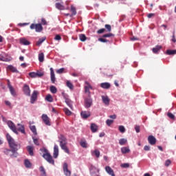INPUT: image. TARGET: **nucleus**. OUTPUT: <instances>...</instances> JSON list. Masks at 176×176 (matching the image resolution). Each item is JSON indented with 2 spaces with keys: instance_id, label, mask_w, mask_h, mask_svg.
<instances>
[{
  "instance_id": "13",
  "label": "nucleus",
  "mask_w": 176,
  "mask_h": 176,
  "mask_svg": "<svg viewBox=\"0 0 176 176\" xmlns=\"http://www.w3.org/2000/svg\"><path fill=\"white\" fill-rule=\"evenodd\" d=\"M105 171L107 173V174H109V175L116 176L115 173L113 172V169L111 168L109 166H107L105 167Z\"/></svg>"
},
{
  "instance_id": "3",
  "label": "nucleus",
  "mask_w": 176,
  "mask_h": 176,
  "mask_svg": "<svg viewBox=\"0 0 176 176\" xmlns=\"http://www.w3.org/2000/svg\"><path fill=\"white\" fill-rule=\"evenodd\" d=\"M30 30H35L36 32H42L43 31V27L41 23H32L30 25Z\"/></svg>"
},
{
  "instance_id": "6",
  "label": "nucleus",
  "mask_w": 176,
  "mask_h": 176,
  "mask_svg": "<svg viewBox=\"0 0 176 176\" xmlns=\"http://www.w3.org/2000/svg\"><path fill=\"white\" fill-rule=\"evenodd\" d=\"M39 93L38 92V91H34L31 98H30V102L32 104H35V101H36L37 98H38V94Z\"/></svg>"
},
{
  "instance_id": "19",
  "label": "nucleus",
  "mask_w": 176,
  "mask_h": 176,
  "mask_svg": "<svg viewBox=\"0 0 176 176\" xmlns=\"http://www.w3.org/2000/svg\"><path fill=\"white\" fill-rule=\"evenodd\" d=\"M102 100L105 105H109V98L107 96H102Z\"/></svg>"
},
{
  "instance_id": "22",
  "label": "nucleus",
  "mask_w": 176,
  "mask_h": 176,
  "mask_svg": "<svg viewBox=\"0 0 176 176\" xmlns=\"http://www.w3.org/2000/svg\"><path fill=\"white\" fill-rule=\"evenodd\" d=\"M102 89H109L111 87V83L109 82H102L100 84Z\"/></svg>"
},
{
  "instance_id": "21",
  "label": "nucleus",
  "mask_w": 176,
  "mask_h": 176,
  "mask_svg": "<svg viewBox=\"0 0 176 176\" xmlns=\"http://www.w3.org/2000/svg\"><path fill=\"white\" fill-rule=\"evenodd\" d=\"M100 151L98 149H95L91 152L92 156H96L97 159L100 157Z\"/></svg>"
},
{
  "instance_id": "17",
  "label": "nucleus",
  "mask_w": 176,
  "mask_h": 176,
  "mask_svg": "<svg viewBox=\"0 0 176 176\" xmlns=\"http://www.w3.org/2000/svg\"><path fill=\"white\" fill-rule=\"evenodd\" d=\"M26 148H27V151H28L30 156H34V146H27Z\"/></svg>"
},
{
  "instance_id": "36",
  "label": "nucleus",
  "mask_w": 176,
  "mask_h": 176,
  "mask_svg": "<svg viewBox=\"0 0 176 176\" xmlns=\"http://www.w3.org/2000/svg\"><path fill=\"white\" fill-rule=\"evenodd\" d=\"M63 111L67 116H71V115H72V112H71V111H69V109H68L67 108H64Z\"/></svg>"
},
{
  "instance_id": "8",
  "label": "nucleus",
  "mask_w": 176,
  "mask_h": 176,
  "mask_svg": "<svg viewBox=\"0 0 176 176\" xmlns=\"http://www.w3.org/2000/svg\"><path fill=\"white\" fill-rule=\"evenodd\" d=\"M43 122L46 124V126H50V118L46 114H43L41 116Z\"/></svg>"
},
{
  "instance_id": "1",
  "label": "nucleus",
  "mask_w": 176,
  "mask_h": 176,
  "mask_svg": "<svg viewBox=\"0 0 176 176\" xmlns=\"http://www.w3.org/2000/svg\"><path fill=\"white\" fill-rule=\"evenodd\" d=\"M7 141L9 144L10 149L6 148L3 152L6 155L10 156V157H17V151L20 149V144L14 141V139L10 136L9 133L6 135Z\"/></svg>"
},
{
  "instance_id": "64",
  "label": "nucleus",
  "mask_w": 176,
  "mask_h": 176,
  "mask_svg": "<svg viewBox=\"0 0 176 176\" xmlns=\"http://www.w3.org/2000/svg\"><path fill=\"white\" fill-rule=\"evenodd\" d=\"M91 175L92 176H97L98 175L96 173H95V172L93 169L91 170Z\"/></svg>"
},
{
  "instance_id": "26",
  "label": "nucleus",
  "mask_w": 176,
  "mask_h": 176,
  "mask_svg": "<svg viewBox=\"0 0 176 176\" xmlns=\"http://www.w3.org/2000/svg\"><path fill=\"white\" fill-rule=\"evenodd\" d=\"M7 68L10 71H11V72H16V73L19 72L17 69L16 67H14L13 65H8Z\"/></svg>"
},
{
  "instance_id": "30",
  "label": "nucleus",
  "mask_w": 176,
  "mask_h": 176,
  "mask_svg": "<svg viewBox=\"0 0 176 176\" xmlns=\"http://www.w3.org/2000/svg\"><path fill=\"white\" fill-rule=\"evenodd\" d=\"M30 128L34 135H36V134H38V133L36 132V127L35 126V125H32L30 126Z\"/></svg>"
},
{
  "instance_id": "43",
  "label": "nucleus",
  "mask_w": 176,
  "mask_h": 176,
  "mask_svg": "<svg viewBox=\"0 0 176 176\" xmlns=\"http://www.w3.org/2000/svg\"><path fill=\"white\" fill-rule=\"evenodd\" d=\"M66 85L67 86V87H69V89H71L72 90V89H74V85H72V82H69V81H67Z\"/></svg>"
},
{
  "instance_id": "44",
  "label": "nucleus",
  "mask_w": 176,
  "mask_h": 176,
  "mask_svg": "<svg viewBox=\"0 0 176 176\" xmlns=\"http://www.w3.org/2000/svg\"><path fill=\"white\" fill-rule=\"evenodd\" d=\"M111 36H113V34L108 33V34H103L102 36V38H111Z\"/></svg>"
},
{
  "instance_id": "60",
  "label": "nucleus",
  "mask_w": 176,
  "mask_h": 176,
  "mask_svg": "<svg viewBox=\"0 0 176 176\" xmlns=\"http://www.w3.org/2000/svg\"><path fill=\"white\" fill-rule=\"evenodd\" d=\"M105 31V29L102 28L97 31V34H104V32Z\"/></svg>"
},
{
  "instance_id": "41",
  "label": "nucleus",
  "mask_w": 176,
  "mask_h": 176,
  "mask_svg": "<svg viewBox=\"0 0 176 176\" xmlns=\"http://www.w3.org/2000/svg\"><path fill=\"white\" fill-rule=\"evenodd\" d=\"M33 142L34 145H36L37 146H39V145H41V143L39 142V140H38V138H33Z\"/></svg>"
},
{
  "instance_id": "49",
  "label": "nucleus",
  "mask_w": 176,
  "mask_h": 176,
  "mask_svg": "<svg viewBox=\"0 0 176 176\" xmlns=\"http://www.w3.org/2000/svg\"><path fill=\"white\" fill-rule=\"evenodd\" d=\"M121 167L122 168H129V167H130V164L129 163L122 164Z\"/></svg>"
},
{
  "instance_id": "62",
  "label": "nucleus",
  "mask_w": 176,
  "mask_h": 176,
  "mask_svg": "<svg viewBox=\"0 0 176 176\" xmlns=\"http://www.w3.org/2000/svg\"><path fill=\"white\" fill-rule=\"evenodd\" d=\"M144 149L145 151H151V146H144Z\"/></svg>"
},
{
  "instance_id": "20",
  "label": "nucleus",
  "mask_w": 176,
  "mask_h": 176,
  "mask_svg": "<svg viewBox=\"0 0 176 176\" xmlns=\"http://www.w3.org/2000/svg\"><path fill=\"white\" fill-rule=\"evenodd\" d=\"M87 85H88V86L85 87V93H87L88 96L90 97V96H91V95L90 94V89H92L93 87L89 83H87Z\"/></svg>"
},
{
  "instance_id": "33",
  "label": "nucleus",
  "mask_w": 176,
  "mask_h": 176,
  "mask_svg": "<svg viewBox=\"0 0 176 176\" xmlns=\"http://www.w3.org/2000/svg\"><path fill=\"white\" fill-rule=\"evenodd\" d=\"M97 129H98V127H97V125H96V124H91V130L92 133H96V131H97Z\"/></svg>"
},
{
  "instance_id": "58",
  "label": "nucleus",
  "mask_w": 176,
  "mask_h": 176,
  "mask_svg": "<svg viewBox=\"0 0 176 176\" xmlns=\"http://www.w3.org/2000/svg\"><path fill=\"white\" fill-rule=\"evenodd\" d=\"M64 71H65V69H64V67H63V68H60V69H58L56 71V73L57 74H63V72H64Z\"/></svg>"
},
{
  "instance_id": "48",
  "label": "nucleus",
  "mask_w": 176,
  "mask_h": 176,
  "mask_svg": "<svg viewBox=\"0 0 176 176\" xmlns=\"http://www.w3.org/2000/svg\"><path fill=\"white\" fill-rule=\"evenodd\" d=\"M104 28H106V30H107L108 32H111V31H112V28L111 27V25L106 24L104 25Z\"/></svg>"
},
{
  "instance_id": "27",
  "label": "nucleus",
  "mask_w": 176,
  "mask_h": 176,
  "mask_svg": "<svg viewBox=\"0 0 176 176\" xmlns=\"http://www.w3.org/2000/svg\"><path fill=\"white\" fill-rule=\"evenodd\" d=\"M166 54L168 56H171L173 54H176V50H168L166 52Z\"/></svg>"
},
{
  "instance_id": "45",
  "label": "nucleus",
  "mask_w": 176,
  "mask_h": 176,
  "mask_svg": "<svg viewBox=\"0 0 176 176\" xmlns=\"http://www.w3.org/2000/svg\"><path fill=\"white\" fill-rule=\"evenodd\" d=\"M80 145L82 146V148H87V143H86L85 141H81L80 142Z\"/></svg>"
},
{
  "instance_id": "10",
  "label": "nucleus",
  "mask_w": 176,
  "mask_h": 176,
  "mask_svg": "<svg viewBox=\"0 0 176 176\" xmlns=\"http://www.w3.org/2000/svg\"><path fill=\"white\" fill-rule=\"evenodd\" d=\"M63 171L65 175L71 176V171L68 170V164L67 162H65L63 164Z\"/></svg>"
},
{
  "instance_id": "55",
  "label": "nucleus",
  "mask_w": 176,
  "mask_h": 176,
  "mask_svg": "<svg viewBox=\"0 0 176 176\" xmlns=\"http://www.w3.org/2000/svg\"><path fill=\"white\" fill-rule=\"evenodd\" d=\"M54 39L55 41H61V36H60V34H56Z\"/></svg>"
},
{
  "instance_id": "46",
  "label": "nucleus",
  "mask_w": 176,
  "mask_h": 176,
  "mask_svg": "<svg viewBox=\"0 0 176 176\" xmlns=\"http://www.w3.org/2000/svg\"><path fill=\"white\" fill-rule=\"evenodd\" d=\"M36 75L37 78H42V76H43V75H45V74L43 72H37L36 73Z\"/></svg>"
},
{
  "instance_id": "38",
  "label": "nucleus",
  "mask_w": 176,
  "mask_h": 176,
  "mask_svg": "<svg viewBox=\"0 0 176 176\" xmlns=\"http://www.w3.org/2000/svg\"><path fill=\"white\" fill-rule=\"evenodd\" d=\"M24 164L27 168H30V167L32 166L31 162L28 160H25Z\"/></svg>"
},
{
  "instance_id": "15",
  "label": "nucleus",
  "mask_w": 176,
  "mask_h": 176,
  "mask_svg": "<svg viewBox=\"0 0 176 176\" xmlns=\"http://www.w3.org/2000/svg\"><path fill=\"white\" fill-rule=\"evenodd\" d=\"M81 118L83 119H87V118H90V111H81L80 113Z\"/></svg>"
},
{
  "instance_id": "29",
  "label": "nucleus",
  "mask_w": 176,
  "mask_h": 176,
  "mask_svg": "<svg viewBox=\"0 0 176 176\" xmlns=\"http://www.w3.org/2000/svg\"><path fill=\"white\" fill-rule=\"evenodd\" d=\"M60 148L63 151L65 152V153H68V155H69V148H68V146H67V145L61 146Z\"/></svg>"
},
{
  "instance_id": "4",
  "label": "nucleus",
  "mask_w": 176,
  "mask_h": 176,
  "mask_svg": "<svg viewBox=\"0 0 176 176\" xmlns=\"http://www.w3.org/2000/svg\"><path fill=\"white\" fill-rule=\"evenodd\" d=\"M84 105L85 108H90V107L93 105V99L91 98V96H88L85 98Z\"/></svg>"
},
{
  "instance_id": "54",
  "label": "nucleus",
  "mask_w": 176,
  "mask_h": 176,
  "mask_svg": "<svg viewBox=\"0 0 176 176\" xmlns=\"http://www.w3.org/2000/svg\"><path fill=\"white\" fill-rule=\"evenodd\" d=\"M167 116H168L170 119H174V118H175V116H174V114H173L172 113H168Z\"/></svg>"
},
{
  "instance_id": "32",
  "label": "nucleus",
  "mask_w": 176,
  "mask_h": 176,
  "mask_svg": "<svg viewBox=\"0 0 176 176\" xmlns=\"http://www.w3.org/2000/svg\"><path fill=\"white\" fill-rule=\"evenodd\" d=\"M45 60V55L43 54V53H41L38 54V61H40V63H43V60Z\"/></svg>"
},
{
  "instance_id": "59",
  "label": "nucleus",
  "mask_w": 176,
  "mask_h": 176,
  "mask_svg": "<svg viewBox=\"0 0 176 176\" xmlns=\"http://www.w3.org/2000/svg\"><path fill=\"white\" fill-rule=\"evenodd\" d=\"M135 130L136 133H140V125H136V126H135Z\"/></svg>"
},
{
  "instance_id": "57",
  "label": "nucleus",
  "mask_w": 176,
  "mask_h": 176,
  "mask_svg": "<svg viewBox=\"0 0 176 176\" xmlns=\"http://www.w3.org/2000/svg\"><path fill=\"white\" fill-rule=\"evenodd\" d=\"M171 164V161L170 160H168L165 162V166L166 167H168Z\"/></svg>"
},
{
  "instance_id": "37",
  "label": "nucleus",
  "mask_w": 176,
  "mask_h": 176,
  "mask_svg": "<svg viewBox=\"0 0 176 176\" xmlns=\"http://www.w3.org/2000/svg\"><path fill=\"white\" fill-rule=\"evenodd\" d=\"M65 103L68 107H69L70 109H73L72 107V101H71L69 99H66Z\"/></svg>"
},
{
  "instance_id": "28",
  "label": "nucleus",
  "mask_w": 176,
  "mask_h": 176,
  "mask_svg": "<svg viewBox=\"0 0 176 176\" xmlns=\"http://www.w3.org/2000/svg\"><path fill=\"white\" fill-rule=\"evenodd\" d=\"M45 100L48 102H53V96L52 95L48 94L45 96Z\"/></svg>"
},
{
  "instance_id": "56",
  "label": "nucleus",
  "mask_w": 176,
  "mask_h": 176,
  "mask_svg": "<svg viewBox=\"0 0 176 176\" xmlns=\"http://www.w3.org/2000/svg\"><path fill=\"white\" fill-rule=\"evenodd\" d=\"M0 61H9L8 58H5L4 56H0Z\"/></svg>"
},
{
  "instance_id": "7",
  "label": "nucleus",
  "mask_w": 176,
  "mask_h": 176,
  "mask_svg": "<svg viewBox=\"0 0 176 176\" xmlns=\"http://www.w3.org/2000/svg\"><path fill=\"white\" fill-rule=\"evenodd\" d=\"M7 124L8 127L16 134H17V129H16V125H14V123L13 122L9 120L7 122Z\"/></svg>"
},
{
  "instance_id": "25",
  "label": "nucleus",
  "mask_w": 176,
  "mask_h": 176,
  "mask_svg": "<svg viewBox=\"0 0 176 176\" xmlns=\"http://www.w3.org/2000/svg\"><path fill=\"white\" fill-rule=\"evenodd\" d=\"M55 6H56V8L58 9L59 10H64V9H65V7H64V6H63L60 3H56Z\"/></svg>"
},
{
  "instance_id": "9",
  "label": "nucleus",
  "mask_w": 176,
  "mask_h": 176,
  "mask_svg": "<svg viewBox=\"0 0 176 176\" xmlns=\"http://www.w3.org/2000/svg\"><path fill=\"white\" fill-rule=\"evenodd\" d=\"M23 93L28 97L31 96V89H30V86H28L27 84H25L23 86Z\"/></svg>"
},
{
  "instance_id": "51",
  "label": "nucleus",
  "mask_w": 176,
  "mask_h": 176,
  "mask_svg": "<svg viewBox=\"0 0 176 176\" xmlns=\"http://www.w3.org/2000/svg\"><path fill=\"white\" fill-rule=\"evenodd\" d=\"M29 76H30V78H37L36 73L34 72L29 73Z\"/></svg>"
},
{
  "instance_id": "40",
  "label": "nucleus",
  "mask_w": 176,
  "mask_h": 176,
  "mask_svg": "<svg viewBox=\"0 0 176 176\" xmlns=\"http://www.w3.org/2000/svg\"><path fill=\"white\" fill-rule=\"evenodd\" d=\"M40 171L41 173L42 176H46V170L43 166L40 167Z\"/></svg>"
},
{
  "instance_id": "35",
  "label": "nucleus",
  "mask_w": 176,
  "mask_h": 176,
  "mask_svg": "<svg viewBox=\"0 0 176 176\" xmlns=\"http://www.w3.org/2000/svg\"><path fill=\"white\" fill-rule=\"evenodd\" d=\"M50 90L51 91V93H52L53 94H56V93H57V88H56V87L52 85L50 87Z\"/></svg>"
},
{
  "instance_id": "50",
  "label": "nucleus",
  "mask_w": 176,
  "mask_h": 176,
  "mask_svg": "<svg viewBox=\"0 0 176 176\" xmlns=\"http://www.w3.org/2000/svg\"><path fill=\"white\" fill-rule=\"evenodd\" d=\"M98 41H99V42H102V43H107V42H109V40L104 38V37H102V38H98Z\"/></svg>"
},
{
  "instance_id": "18",
  "label": "nucleus",
  "mask_w": 176,
  "mask_h": 176,
  "mask_svg": "<svg viewBox=\"0 0 176 176\" xmlns=\"http://www.w3.org/2000/svg\"><path fill=\"white\" fill-rule=\"evenodd\" d=\"M20 43L21 45H24L25 46H28V45H30L31 43H30V41H28V40H27V38H20Z\"/></svg>"
},
{
  "instance_id": "2",
  "label": "nucleus",
  "mask_w": 176,
  "mask_h": 176,
  "mask_svg": "<svg viewBox=\"0 0 176 176\" xmlns=\"http://www.w3.org/2000/svg\"><path fill=\"white\" fill-rule=\"evenodd\" d=\"M40 151L43 153V157L50 164L54 165V160H53V157H52L49 151L45 147L41 148Z\"/></svg>"
},
{
  "instance_id": "39",
  "label": "nucleus",
  "mask_w": 176,
  "mask_h": 176,
  "mask_svg": "<svg viewBox=\"0 0 176 176\" xmlns=\"http://www.w3.org/2000/svg\"><path fill=\"white\" fill-rule=\"evenodd\" d=\"M162 49V46L160 45H157L155 47L153 48V52L154 53H157L159 50Z\"/></svg>"
},
{
  "instance_id": "63",
  "label": "nucleus",
  "mask_w": 176,
  "mask_h": 176,
  "mask_svg": "<svg viewBox=\"0 0 176 176\" xmlns=\"http://www.w3.org/2000/svg\"><path fill=\"white\" fill-rule=\"evenodd\" d=\"M155 16V14H153V13H150V14H148V15H147V17L148 18V19H151V17H153Z\"/></svg>"
},
{
  "instance_id": "5",
  "label": "nucleus",
  "mask_w": 176,
  "mask_h": 176,
  "mask_svg": "<svg viewBox=\"0 0 176 176\" xmlns=\"http://www.w3.org/2000/svg\"><path fill=\"white\" fill-rule=\"evenodd\" d=\"M58 139H59L60 146H63L65 145H67V144H68L67 142V138H65V136H64L63 135H60L58 136Z\"/></svg>"
},
{
  "instance_id": "14",
  "label": "nucleus",
  "mask_w": 176,
  "mask_h": 176,
  "mask_svg": "<svg viewBox=\"0 0 176 176\" xmlns=\"http://www.w3.org/2000/svg\"><path fill=\"white\" fill-rule=\"evenodd\" d=\"M50 69L51 82H52V83H55L56 82V76L54 74V70L52 67Z\"/></svg>"
},
{
  "instance_id": "31",
  "label": "nucleus",
  "mask_w": 176,
  "mask_h": 176,
  "mask_svg": "<svg viewBox=\"0 0 176 176\" xmlns=\"http://www.w3.org/2000/svg\"><path fill=\"white\" fill-rule=\"evenodd\" d=\"M71 12H72V15H70L71 17H72V16H76V8L74 6H71Z\"/></svg>"
},
{
  "instance_id": "12",
  "label": "nucleus",
  "mask_w": 176,
  "mask_h": 176,
  "mask_svg": "<svg viewBox=\"0 0 176 176\" xmlns=\"http://www.w3.org/2000/svg\"><path fill=\"white\" fill-rule=\"evenodd\" d=\"M8 88L9 89L12 96L14 97L16 96V91H14V88L10 85V81L8 80Z\"/></svg>"
},
{
  "instance_id": "16",
  "label": "nucleus",
  "mask_w": 176,
  "mask_h": 176,
  "mask_svg": "<svg viewBox=\"0 0 176 176\" xmlns=\"http://www.w3.org/2000/svg\"><path fill=\"white\" fill-rule=\"evenodd\" d=\"M53 155H54V159H57V157H58V146H57L56 144H55L54 146Z\"/></svg>"
},
{
  "instance_id": "42",
  "label": "nucleus",
  "mask_w": 176,
  "mask_h": 176,
  "mask_svg": "<svg viewBox=\"0 0 176 176\" xmlns=\"http://www.w3.org/2000/svg\"><path fill=\"white\" fill-rule=\"evenodd\" d=\"M79 38H80V41H81V42H85V41H86V39H87L86 35H85V34H80Z\"/></svg>"
},
{
  "instance_id": "23",
  "label": "nucleus",
  "mask_w": 176,
  "mask_h": 176,
  "mask_svg": "<svg viewBox=\"0 0 176 176\" xmlns=\"http://www.w3.org/2000/svg\"><path fill=\"white\" fill-rule=\"evenodd\" d=\"M121 152L123 155H126V153H129L130 148H129V147H122Z\"/></svg>"
},
{
  "instance_id": "52",
  "label": "nucleus",
  "mask_w": 176,
  "mask_h": 176,
  "mask_svg": "<svg viewBox=\"0 0 176 176\" xmlns=\"http://www.w3.org/2000/svg\"><path fill=\"white\" fill-rule=\"evenodd\" d=\"M112 123H113V120H107L106 121V124H107L108 126H111V124H112Z\"/></svg>"
},
{
  "instance_id": "61",
  "label": "nucleus",
  "mask_w": 176,
  "mask_h": 176,
  "mask_svg": "<svg viewBox=\"0 0 176 176\" xmlns=\"http://www.w3.org/2000/svg\"><path fill=\"white\" fill-rule=\"evenodd\" d=\"M41 23H42L43 25H47V22L46 21V20H45V19H41Z\"/></svg>"
},
{
  "instance_id": "11",
  "label": "nucleus",
  "mask_w": 176,
  "mask_h": 176,
  "mask_svg": "<svg viewBox=\"0 0 176 176\" xmlns=\"http://www.w3.org/2000/svg\"><path fill=\"white\" fill-rule=\"evenodd\" d=\"M148 142L150 145H155L156 144V138L153 135H149L148 137Z\"/></svg>"
},
{
  "instance_id": "47",
  "label": "nucleus",
  "mask_w": 176,
  "mask_h": 176,
  "mask_svg": "<svg viewBox=\"0 0 176 176\" xmlns=\"http://www.w3.org/2000/svg\"><path fill=\"white\" fill-rule=\"evenodd\" d=\"M118 130L120 131V133H124L126 131V128H124L122 125H120Z\"/></svg>"
},
{
  "instance_id": "24",
  "label": "nucleus",
  "mask_w": 176,
  "mask_h": 176,
  "mask_svg": "<svg viewBox=\"0 0 176 176\" xmlns=\"http://www.w3.org/2000/svg\"><path fill=\"white\" fill-rule=\"evenodd\" d=\"M46 41V37H42L41 38H39L38 41L36 42V46H41L43 42Z\"/></svg>"
},
{
  "instance_id": "53",
  "label": "nucleus",
  "mask_w": 176,
  "mask_h": 176,
  "mask_svg": "<svg viewBox=\"0 0 176 176\" xmlns=\"http://www.w3.org/2000/svg\"><path fill=\"white\" fill-rule=\"evenodd\" d=\"M19 131H21L23 134L25 133V130L24 129V126H21L18 129Z\"/></svg>"
},
{
  "instance_id": "34",
  "label": "nucleus",
  "mask_w": 176,
  "mask_h": 176,
  "mask_svg": "<svg viewBox=\"0 0 176 176\" xmlns=\"http://www.w3.org/2000/svg\"><path fill=\"white\" fill-rule=\"evenodd\" d=\"M119 144L121 146L126 145V144H127V139H124V138L120 139L119 140Z\"/></svg>"
}]
</instances>
